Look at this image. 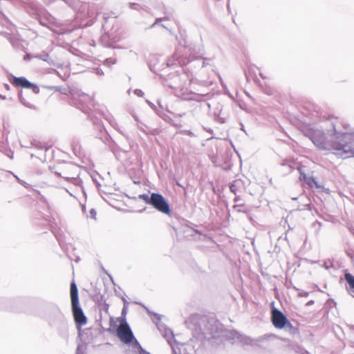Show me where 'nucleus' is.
Masks as SVG:
<instances>
[{
  "mask_svg": "<svg viewBox=\"0 0 354 354\" xmlns=\"http://www.w3.org/2000/svg\"><path fill=\"white\" fill-rule=\"evenodd\" d=\"M185 134L188 135V136H194V133L189 131V130H186L184 131Z\"/></svg>",
  "mask_w": 354,
  "mask_h": 354,
  "instance_id": "c85d7f7f",
  "label": "nucleus"
},
{
  "mask_svg": "<svg viewBox=\"0 0 354 354\" xmlns=\"http://www.w3.org/2000/svg\"><path fill=\"white\" fill-rule=\"evenodd\" d=\"M90 214H91V216L93 217V218H95V215H96V212L95 211V209H92L91 211H90Z\"/></svg>",
  "mask_w": 354,
  "mask_h": 354,
  "instance_id": "cd10ccee",
  "label": "nucleus"
},
{
  "mask_svg": "<svg viewBox=\"0 0 354 354\" xmlns=\"http://www.w3.org/2000/svg\"><path fill=\"white\" fill-rule=\"evenodd\" d=\"M234 201L236 203V204H239V203L241 201L240 197L239 196H236Z\"/></svg>",
  "mask_w": 354,
  "mask_h": 354,
  "instance_id": "473e14b6",
  "label": "nucleus"
},
{
  "mask_svg": "<svg viewBox=\"0 0 354 354\" xmlns=\"http://www.w3.org/2000/svg\"><path fill=\"white\" fill-rule=\"evenodd\" d=\"M230 189L232 192H233L234 194H236L237 187L234 183L231 184Z\"/></svg>",
  "mask_w": 354,
  "mask_h": 354,
  "instance_id": "aec40b11",
  "label": "nucleus"
},
{
  "mask_svg": "<svg viewBox=\"0 0 354 354\" xmlns=\"http://www.w3.org/2000/svg\"><path fill=\"white\" fill-rule=\"evenodd\" d=\"M151 205L163 214H169L171 212L167 201L160 194H151Z\"/></svg>",
  "mask_w": 354,
  "mask_h": 354,
  "instance_id": "f03ea898",
  "label": "nucleus"
},
{
  "mask_svg": "<svg viewBox=\"0 0 354 354\" xmlns=\"http://www.w3.org/2000/svg\"><path fill=\"white\" fill-rule=\"evenodd\" d=\"M306 206L308 207V209H310V204H307Z\"/></svg>",
  "mask_w": 354,
  "mask_h": 354,
  "instance_id": "58836bf2",
  "label": "nucleus"
},
{
  "mask_svg": "<svg viewBox=\"0 0 354 354\" xmlns=\"http://www.w3.org/2000/svg\"><path fill=\"white\" fill-rule=\"evenodd\" d=\"M126 314H127V308L125 306H124V308H122V315L125 316Z\"/></svg>",
  "mask_w": 354,
  "mask_h": 354,
  "instance_id": "c756f323",
  "label": "nucleus"
},
{
  "mask_svg": "<svg viewBox=\"0 0 354 354\" xmlns=\"http://www.w3.org/2000/svg\"><path fill=\"white\" fill-rule=\"evenodd\" d=\"M36 57L46 62H48L49 55L47 53H42L36 56Z\"/></svg>",
  "mask_w": 354,
  "mask_h": 354,
  "instance_id": "f3484780",
  "label": "nucleus"
},
{
  "mask_svg": "<svg viewBox=\"0 0 354 354\" xmlns=\"http://www.w3.org/2000/svg\"><path fill=\"white\" fill-rule=\"evenodd\" d=\"M174 88L176 90V95L184 100H195L197 102H201L203 100V96L201 95L195 93H186L183 91V89H179V88L177 87Z\"/></svg>",
  "mask_w": 354,
  "mask_h": 354,
  "instance_id": "0eeeda50",
  "label": "nucleus"
},
{
  "mask_svg": "<svg viewBox=\"0 0 354 354\" xmlns=\"http://www.w3.org/2000/svg\"><path fill=\"white\" fill-rule=\"evenodd\" d=\"M272 322L277 328L281 329L285 327L292 328V324L288 320L283 313L276 308L272 310Z\"/></svg>",
  "mask_w": 354,
  "mask_h": 354,
  "instance_id": "20e7f679",
  "label": "nucleus"
},
{
  "mask_svg": "<svg viewBox=\"0 0 354 354\" xmlns=\"http://www.w3.org/2000/svg\"><path fill=\"white\" fill-rule=\"evenodd\" d=\"M243 207V204H236L233 206V208L238 212H244L245 211L240 207Z\"/></svg>",
  "mask_w": 354,
  "mask_h": 354,
  "instance_id": "6ab92c4d",
  "label": "nucleus"
},
{
  "mask_svg": "<svg viewBox=\"0 0 354 354\" xmlns=\"http://www.w3.org/2000/svg\"><path fill=\"white\" fill-rule=\"evenodd\" d=\"M138 6V5H137L136 3H129V7H130L131 8H132V9H133H133H134V8H135V6Z\"/></svg>",
  "mask_w": 354,
  "mask_h": 354,
  "instance_id": "72a5a7b5",
  "label": "nucleus"
},
{
  "mask_svg": "<svg viewBox=\"0 0 354 354\" xmlns=\"http://www.w3.org/2000/svg\"><path fill=\"white\" fill-rule=\"evenodd\" d=\"M82 109L83 112H86V110L84 109V108H82Z\"/></svg>",
  "mask_w": 354,
  "mask_h": 354,
  "instance_id": "a19ab883",
  "label": "nucleus"
},
{
  "mask_svg": "<svg viewBox=\"0 0 354 354\" xmlns=\"http://www.w3.org/2000/svg\"><path fill=\"white\" fill-rule=\"evenodd\" d=\"M210 62H211L210 59L204 58L203 62V66L204 67V66H206L207 65L210 64Z\"/></svg>",
  "mask_w": 354,
  "mask_h": 354,
  "instance_id": "b1692460",
  "label": "nucleus"
},
{
  "mask_svg": "<svg viewBox=\"0 0 354 354\" xmlns=\"http://www.w3.org/2000/svg\"><path fill=\"white\" fill-rule=\"evenodd\" d=\"M82 346L79 344L77 350H76V354H84V351L82 350Z\"/></svg>",
  "mask_w": 354,
  "mask_h": 354,
  "instance_id": "393cba45",
  "label": "nucleus"
},
{
  "mask_svg": "<svg viewBox=\"0 0 354 354\" xmlns=\"http://www.w3.org/2000/svg\"><path fill=\"white\" fill-rule=\"evenodd\" d=\"M308 292H306V291H304V290H300L299 292V297H308Z\"/></svg>",
  "mask_w": 354,
  "mask_h": 354,
  "instance_id": "4be33fe9",
  "label": "nucleus"
},
{
  "mask_svg": "<svg viewBox=\"0 0 354 354\" xmlns=\"http://www.w3.org/2000/svg\"><path fill=\"white\" fill-rule=\"evenodd\" d=\"M4 86H5V88H6L7 90H9V89H10V86H9L8 84H6L4 85Z\"/></svg>",
  "mask_w": 354,
  "mask_h": 354,
  "instance_id": "4c0bfd02",
  "label": "nucleus"
},
{
  "mask_svg": "<svg viewBox=\"0 0 354 354\" xmlns=\"http://www.w3.org/2000/svg\"><path fill=\"white\" fill-rule=\"evenodd\" d=\"M234 339H237L239 342H242L243 344H248L252 343V340L247 337L243 336L238 333L234 334Z\"/></svg>",
  "mask_w": 354,
  "mask_h": 354,
  "instance_id": "ddd939ff",
  "label": "nucleus"
},
{
  "mask_svg": "<svg viewBox=\"0 0 354 354\" xmlns=\"http://www.w3.org/2000/svg\"><path fill=\"white\" fill-rule=\"evenodd\" d=\"M71 306L79 304L78 290L74 281L71 283Z\"/></svg>",
  "mask_w": 354,
  "mask_h": 354,
  "instance_id": "1a4fd4ad",
  "label": "nucleus"
},
{
  "mask_svg": "<svg viewBox=\"0 0 354 354\" xmlns=\"http://www.w3.org/2000/svg\"><path fill=\"white\" fill-rule=\"evenodd\" d=\"M312 227L313 228H315V232L316 233H319V232L321 230V227H322V223L319 221H315L313 224H312Z\"/></svg>",
  "mask_w": 354,
  "mask_h": 354,
  "instance_id": "dca6fc26",
  "label": "nucleus"
},
{
  "mask_svg": "<svg viewBox=\"0 0 354 354\" xmlns=\"http://www.w3.org/2000/svg\"><path fill=\"white\" fill-rule=\"evenodd\" d=\"M12 84L16 86H20L21 87L26 88H32L34 94H37L39 92V88L38 86L33 85L28 80H27L25 77H14Z\"/></svg>",
  "mask_w": 354,
  "mask_h": 354,
  "instance_id": "423d86ee",
  "label": "nucleus"
},
{
  "mask_svg": "<svg viewBox=\"0 0 354 354\" xmlns=\"http://www.w3.org/2000/svg\"><path fill=\"white\" fill-rule=\"evenodd\" d=\"M161 20H162V19H161V18H160V19H156V22H155L154 24H152L151 27H153V26H154L158 23V21H161Z\"/></svg>",
  "mask_w": 354,
  "mask_h": 354,
  "instance_id": "f704fd0d",
  "label": "nucleus"
},
{
  "mask_svg": "<svg viewBox=\"0 0 354 354\" xmlns=\"http://www.w3.org/2000/svg\"><path fill=\"white\" fill-rule=\"evenodd\" d=\"M314 187H315L317 188L321 187V185L319 184V183L316 180H315Z\"/></svg>",
  "mask_w": 354,
  "mask_h": 354,
  "instance_id": "2f4dec72",
  "label": "nucleus"
},
{
  "mask_svg": "<svg viewBox=\"0 0 354 354\" xmlns=\"http://www.w3.org/2000/svg\"><path fill=\"white\" fill-rule=\"evenodd\" d=\"M74 319L77 324L80 326L85 325L87 322V318L84 315L80 304L71 306Z\"/></svg>",
  "mask_w": 354,
  "mask_h": 354,
  "instance_id": "39448f33",
  "label": "nucleus"
},
{
  "mask_svg": "<svg viewBox=\"0 0 354 354\" xmlns=\"http://www.w3.org/2000/svg\"><path fill=\"white\" fill-rule=\"evenodd\" d=\"M141 348L140 354H149V353L144 351L142 348Z\"/></svg>",
  "mask_w": 354,
  "mask_h": 354,
  "instance_id": "c9c22d12",
  "label": "nucleus"
},
{
  "mask_svg": "<svg viewBox=\"0 0 354 354\" xmlns=\"http://www.w3.org/2000/svg\"><path fill=\"white\" fill-rule=\"evenodd\" d=\"M138 198L145 201L147 204L151 205V195L149 196L148 194H143L138 196Z\"/></svg>",
  "mask_w": 354,
  "mask_h": 354,
  "instance_id": "2eb2a0df",
  "label": "nucleus"
},
{
  "mask_svg": "<svg viewBox=\"0 0 354 354\" xmlns=\"http://www.w3.org/2000/svg\"><path fill=\"white\" fill-rule=\"evenodd\" d=\"M105 62L107 64H114L115 62V60L113 58H109V59H106Z\"/></svg>",
  "mask_w": 354,
  "mask_h": 354,
  "instance_id": "a878e982",
  "label": "nucleus"
},
{
  "mask_svg": "<svg viewBox=\"0 0 354 354\" xmlns=\"http://www.w3.org/2000/svg\"><path fill=\"white\" fill-rule=\"evenodd\" d=\"M309 177H307V176L304 173H301L300 174V178L303 180L306 183V180Z\"/></svg>",
  "mask_w": 354,
  "mask_h": 354,
  "instance_id": "bb28decb",
  "label": "nucleus"
},
{
  "mask_svg": "<svg viewBox=\"0 0 354 354\" xmlns=\"http://www.w3.org/2000/svg\"><path fill=\"white\" fill-rule=\"evenodd\" d=\"M15 178H17V181L21 184V185H25L26 183L24 181H23L22 180H21L20 178H19L17 176H15Z\"/></svg>",
  "mask_w": 354,
  "mask_h": 354,
  "instance_id": "7c9ffc66",
  "label": "nucleus"
},
{
  "mask_svg": "<svg viewBox=\"0 0 354 354\" xmlns=\"http://www.w3.org/2000/svg\"><path fill=\"white\" fill-rule=\"evenodd\" d=\"M97 73H98V74H102V72L101 73V71H97Z\"/></svg>",
  "mask_w": 354,
  "mask_h": 354,
  "instance_id": "37998d69",
  "label": "nucleus"
},
{
  "mask_svg": "<svg viewBox=\"0 0 354 354\" xmlns=\"http://www.w3.org/2000/svg\"><path fill=\"white\" fill-rule=\"evenodd\" d=\"M165 337L167 339L168 344L171 346L174 354H182L181 350L184 349L183 346H181L180 348L176 347V342H174V334L170 329H165V333L163 334Z\"/></svg>",
  "mask_w": 354,
  "mask_h": 354,
  "instance_id": "6e6552de",
  "label": "nucleus"
},
{
  "mask_svg": "<svg viewBox=\"0 0 354 354\" xmlns=\"http://www.w3.org/2000/svg\"><path fill=\"white\" fill-rule=\"evenodd\" d=\"M315 180V178H314L313 177H309L308 178H307L306 180V183L309 187H314Z\"/></svg>",
  "mask_w": 354,
  "mask_h": 354,
  "instance_id": "a211bd4d",
  "label": "nucleus"
},
{
  "mask_svg": "<svg viewBox=\"0 0 354 354\" xmlns=\"http://www.w3.org/2000/svg\"><path fill=\"white\" fill-rule=\"evenodd\" d=\"M345 279L348 283V291L354 297V276L350 273L345 274Z\"/></svg>",
  "mask_w": 354,
  "mask_h": 354,
  "instance_id": "9b49d317",
  "label": "nucleus"
},
{
  "mask_svg": "<svg viewBox=\"0 0 354 354\" xmlns=\"http://www.w3.org/2000/svg\"><path fill=\"white\" fill-rule=\"evenodd\" d=\"M0 98H2V99H4L5 97L2 96L1 95H0Z\"/></svg>",
  "mask_w": 354,
  "mask_h": 354,
  "instance_id": "ea45409f",
  "label": "nucleus"
},
{
  "mask_svg": "<svg viewBox=\"0 0 354 354\" xmlns=\"http://www.w3.org/2000/svg\"><path fill=\"white\" fill-rule=\"evenodd\" d=\"M117 335L120 339L125 344H129L132 342L133 339H135L136 343L138 344L135 339L129 324L125 320L121 322L119 325L117 330Z\"/></svg>",
  "mask_w": 354,
  "mask_h": 354,
  "instance_id": "7ed1b4c3",
  "label": "nucleus"
},
{
  "mask_svg": "<svg viewBox=\"0 0 354 354\" xmlns=\"http://www.w3.org/2000/svg\"><path fill=\"white\" fill-rule=\"evenodd\" d=\"M314 304V301H313V300H310V301H309L307 303V305H308V306H310V305H312V304Z\"/></svg>",
  "mask_w": 354,
  "mask_h": 354,
  "instance_id": "e433bc0d",
  "label": "nucleus"
},
{
  "mask_svg": "<svg viewBox=\"0 0 354 354\" xmlns=\"http://www.w3.org/2000/svg\"><path fill=\"white\" fill-rule=\"evenodd\" d=\"M134 93H135L136 95L140 96V97H141V96H142V95H144L143 91H142V90H140V89H136V90L134 91Z\"/></svg>",
  "mask_w": 354,
  "mask_h": 354,
  "instance_id": "5701e85b",
  "label": "nucleus"
},
{
  "mask_svg": "<svg viewBox=\"0 0 354 354\" xmlns=\"http://www.w3.org/2000/svg\"><path fill=\"white\" fill-rule=\"evenodd\" d=\"M80 101L83 103H87L86 106L89 109L93 107V100L87 95L83 94L81 95Z\"/></svg>",
  "mask_w": 354,
  "mask_h": 354,
  "instance_id": "f8f14e48",
  "label": "nucleus"
},
{
  "mask_svg": "<svg viewBox=\"0 0 354 354\" xmlns=\"http://www.w3.org/2000/svg\"><path fill=\"white\" fill-rule=\"evenodd\" d=\"M97 73H98V74H102V72L101 73V71H97Z\"/></svg>",
  "mask_w": 354,
  "mask_h": 354,
  "instance_id": "79ce46f5",
  "label": "nucleus"
},
{
  "mask_svg": "<svg viewBox=\"0 0 354 354\" xmlns=\"http://www.w3.org/2000/svg\"><path fill=\"white\" fill-rule=\"evenodd\" d=\"M296 352L299 354H310L309 352H308L307 351L303 349L302 348H299V347L297 348V349L296 350Z\"/></svg>",
  "mask_w": 354,
  "mask_h": 354,
  "instance_id": "412c9836",
  "label": "nucleus"
},
{
  "mask_svg": "<svg viewBox=\"0 0 354 354\" xmlns=\"http://www.w3.org/2000/svg\"><path fill=\"white\" fill-rule=\"evenodd\" d=\"M313 142L321 149L334 150L337 154L350 156L353 154V143L354 135L339 133L334 128V133L330 140L326 139L324 133L319 130L313 132L310 138Z\"/></svg>",
  "mask_w": 354,
  "mask_h": 354,
  "instance_id": "f257e3e1",
  "label": "nucleus"
},
{
  "mask_svg": "<svg viewBox=\"0 0 354 354\" xmlns=\"http://www.w3.org/2000/svg\"><path fill=\"white\" fill-rule=\"evenodd\" d=\"M55 174L59 176V177H62L63 178H64L66 181L68 182H70L71 183H75L76 181H77V178L75 176H62V174L61 173H59V172H55Z\"/></svg>",
  "mask_w": 354,
  "mask_h": 354,
  "instance_id": "4468645a",
  "label": "nucleus"
},
{
  "mask_svg": "<svg viewBox=\"0 0 354 354\" xmlns=\"http://www.w3.org/2000/svg\"><path fill=\"white\" fill-rule=\"evenodd\" d=\"M30 94L28 92H21L19 95L20 102L26 107L30 109H35L33 103L26 98H28Z\"/></svg>",
  "mask_w": 354,
  "mask_h": 354,
  "instance_id": "9d476101",
  "label": "nucleus"
}]
</instances>
